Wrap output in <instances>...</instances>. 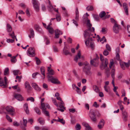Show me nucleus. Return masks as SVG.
I'll use <instances>...</instances> for the list:
<instances>
[{
    "mask_svg": "<svg viewBox=\"0 0 130 130\" xmlns=\"http://www.w3.org/2000/svg\"><path fill=\"white\" fill-rule=\"evenodd\" d=\"M84 36L85 39V42L87 46L90 44V45L92 49L94 48V43L92 41V38H94L95 36H93V34L90 33L88 30H85L84 32Z\"/></svg>",
    "mask_w": 130,
    "mask_h": 130,
    "instance_id": "obj_1",
    "label": "nucleus"
},
{
    "mask_svg": "<svg viewBox=\"0 0 130 130\" xmlns=\"http://www.w3.org/2000/svg\"><path fill=\"white\" fill-rule=\"evenodd\" d=\"M83 65L84 66L83 68V71L86 75H91L92 74L90 71L91 67L89 63L87 61H85L83 63Z\"/></svg>",
    "mask_w": 130,
    "mask_h": 130,
    "instance_id": "obj_2",
    "label": "nucleus"
},
{
    "mask_svg": "<svg viewBox=\"0 0 130 130\" xmlns=\"http://www.w3.org/2000/svg\"><path fill=\"white\" fill-rule=\"evenodd\" d=\"M47 77L48 80L51 81L52 83L57 84H60V82L57 79L55 78L53 76L48 75L47 76Z\"/></svg>",
    "mask_w": 130,
    "mask_h": 130,
    "instance_id": "obj_3",
    "label": "nucleus"
},
{
    "mask_svg": "<svg viewBox=\"0 0 130 130\" xmlns=\"http://www.w3.org/2000/svg\"><path fill=\"white\" fill-rule=\"evenodd\" d=\"M89 115L91 120L93 122H95L96 121V115L93 110H90Z\"/></svg>",
    "mask_w": 130,
    "mask_h": 130,
    "instance_id": "obj_4",
    "label": "nucleus"
},
{
    "mask_svg": "<svg viewBox=\"0 0 130 130\" xmlns=\"http://www.w3.org/2000/svg\"><path fill=\"white\" fill-rule=\"evenodd\" d=\"M4 83L3 79L0 77V86L3 88L6 87L7 85V78L6 77H4Z\"/></svg>",
    "mask_w": 130,
    "mask_h": 130,
    "instance_id": "obj_5",
    "label": "nucleus"
},
{
    "mask_svg": "<svg viewBox=\"0 0 130 130\" xmlns=\"http://www.w3.org/2000/svg\"><path fill=\"white\" fill-rule=\"evenodd\" d=\"M27 55L29 56L33 57L35 56V49L32 47H29L27 52Z\"/></svg>",
    "mask_w": 130,
    "mask_h": 130,
    "instance_id": "obj_6",
    "label": "nucleus"
},
{
    "mask_svg": "<svg viewBox=\"0 0 130 130\" xmlns=\"http://www.w3.org/2000/svg\"><path fill=\"white\" fill-rule=\"evenodd\" d=\"M99 57L96 55V58H94L93 59L91 60L90 61V64L92 65L94 67H97L99 64V62L98 59Z\"/></svg>",
    "mask_w": 130,
    "mask_h": 130,
    "instance_id": "obj_7",
    "label": "nucleus"
},
{
    "mask_svg": "<svg viewBox=\"0 0 130 130\" xmlns=\"http://www.w3.org/2000/svg\"><path fill=\"white\" fill-rule=\"evenodd\" d=\"M100 60L102 62V64L103 65L105 64L104 66V68H105L107 67L108 64V60L106 58L104 59L103 56L101 54H100Z\"/></svg>",
    "mask_w": 130,
    "mask_h": 130,
    "instance_id": "obj_8",
    "label": "nucleus"
},
{
    "mask_svg": "<svg viewBox=\"0 0 130 130\" xmlns=\"http://www.w3.org/2000/svg\"><path fill=\"white\" fill-rule=\"evenodd\" d=\"M32 4L35 10L37 12H38L39 10V4L37 0H32Z\"/></svg>",
    "mask_w": 130,
    "mask_h": 130,
    "instance_id": "obj_9",
    "label": "nucleus"
},
{
    "mask_svg": "<svg viewBox=\"0 0 130 130\" xmlns=\"http://www.w3.org/2000/svg\"><path fill=\"white\" fill-rule=\"evenodd\" d=\"M5 109L6 111L8 112L11 115L13 116L14 113V109L11 106H7Z\"/></svg>",
    "mask_w": 130,
    "mask_h": 130,
    "instance_id": "obj_10",
    "label": "nucleus"
},
{
    "mask_svg": "<svg viewBox=\"0 0 130 130\" xmlns=\"http://www.w3.org/2000/svg\"><path fill=\"white\" fill-rule=\"evenodd\" d=\"M120 26L116 23H115L113 27V32L116 33H118L119 32Z\"/></svg>",
    "mask_w": 130,
    "mask_h": 130,
    "instance_id": "obj_11",
    "label": "nucleus"
},
{
    "mask_svg": "<svg viewBox=\"0 0 130 130\" xmlns=\"http://www.w3.org/2000/svg\"><path fill=\"white\" fill-rule=\"evenodd\" d=\"M31 85L34 89L37 91H41V88L39 87L38 85L35 83H31Z\"/></svg>",
    "mask_w": 130,
    "mask_h": 130,
    "instance_id": "obj_12",
    "label": "nucleus"
},
{
    "mask_svg": "<svg viewBox=\"0 0 130 130\" xmlns=\"http://www.w3.org/2000/svg\"><path fill=\"white\" fill-rule=\"evenodd\" d=\"M29 34L28 35V37L31 39L33 38L35 36V33L34 31L32 28H30L29 30Z\"/></svg>",
    "mask_w": 130,
    "mask_h": 130,
    "instance_id": "obj_13",
    "label": "nucleus"
},
{
    "mask_svg": "<svg viewBox=\"0 0 130 130\" xmlns=\"http://www.w3.org/2000/svg\"><path fill=\"white\" fill-rule=\"evenodd\" d=\"M55 38H58L59 37V35L60 34H62V33L60 30L57 29L55 30Z\"/></svg>",
    "mask_w": 130,
    "mask_h": 130,
    "instance_id": "obj_14",
    "label": "nucleus"
},
{
    "mask_svg": "<svg viewBox=\"0 0 130 130\" xmlns=\"http://www.w3.org/2000/svg\"><path fill=\"white\" fill-rule=\"evenodd\" d=\"M14 97L16 99L19 101H21L23 100V98L20 94H15Z\"/></svg>",
    "mask_w": 130,
    "mask_h": 130,
    "instance_id": "obj_15",
    "label": "nucleus"
},
{
    "mask_svg": "<svg viewBox=\"0 0 130 130\" xmlns=\"http://www.w3.org/2000/svg\"><path fill=\"white\" fill-rule=\"evenodd\" d=\"M81 58L80 52V51H79L77 54V55L75 56L74 58V60L76 62H77L78 59L80 58Z\"/></svg>",
    "mask_w": 130,
    "mask_h": 130,
    "instance_id": "obj_16",
    "label": "nucleus"
},
{
    "mask_svg": "<svg viewBox=\"0 0 130 130\" xmlns=\"http://www.w3.org/2000/svg\"><path fill=\"white\" fill-rule=\"evenodd\" d=\"M122 114L123 120L125 121H126L127 117V112L125 111H122Z\"/></svg>",
    "mask_w": 130,
    "mask_h": 130,
    "instance_id": "obj_17",
    "label": "nucleus"
},
{
    "mask_svg": "<svg viewBox=\"0 0 130 130\" xmlns=\"http://www.w3.org/2000/svg\"><path fill=\"white\" fill-rule=\"evenodd\" d=\"M24 108L26 113L27 114H29V112L28 107V104L27 103H25L24 104Z\"/></svg>",
    "mask_w": 130,
    "mask_h": 130,
    "instance_id": "obj_18",
    "label": "nucleus"
},
{
    "mask_svg": "<svg viewBox=\"0 0 130 130\" xmlns=\"http://www.w3.org/2000/svg\"><path fill=\"white\" fill-rule=\"evenodd\" d=\"M25 88H26L27 90H29L31 88V87L30 85L29 82L27 81H26L24 84Z\"/></svg>",
    "mask_w": 130,
    "mask_h": 130,
    "instance_id": "obj_19",
    "label": "nucleus"
},
{
    "mask_svg": "<svg viewBox=\"0 0 130 130\" xmlns=\"http://www.w3.org/2000/svg\"><path fill=\"white\" fill-rule=\"evenodd\" d=\"M104 120H101L98 125L99 128L101 129L102 128L104 125Z\"/></svg>",
    "mask_w": 130,
    "mask_h": 130,
    "instance_id": "obj_20",
    "label": "nucleus"
},
{
    "mask_svg": "<svg viewBox=\"0 0 130 130\" xmlns=\"http://www.w3.org/2000/svg\"><path fill=\"white\" fill-rule=\"evenodd\" d=\"M122 101L120 100L117 102L121 110L122 111L124 109V107L122 104Z\"/></svg>",
    "mask_w": 130,
    "mask_h": 130,
    "instance_id": "obj_21",
    "label": "nucleus"
},
{
    "mask_svg": "<svg viewBox=\"0 0 130 130\" xmlns=\"http://www.w3.org/2000/svg\"><path fill=\"white\" fill-rule=\"evenodd\" d=\"M46 29H47L50 33L53 34V33L54 31V30L51 26H47Z\"/></svg>",
    "mask_w": 130,
    "mask_h": 130,
    "instance_id": "obj_22",
    "label": "nucleus"
},
{
    "mask_svg": "<svg viewBox=\"0 0 130 130\" xmlns=\"http://www.w3.org/2000/svg\"><path fill=\"white\" fill-rule=\"evenodd\" d=\"M7 31L9 33L12 30V28L10 24H7Z\"/></svg>",
    "mask_w": 130,
    "mask_h": 130,
    "instance_id": "obj_23",
    "label": "nucleus"
},
{
    "mask_svg": "<svg viewBox=\"0 0 130 130\" xmlns=\"http://www.w3.org/2000/svg\"><path fill=\"white\" fill-rule=\"evenodd\" d=\"M17 56H13L12 57H11V61L12 63H15L17 61V59L16 58V57Z\"/></svg>",
    "mask_w": 130,
    "mask_h": 130,
    "instance_id": "obj_24",
    "label": "nucleus"
},
{
    "mask_svg": "<svg viewBox=\"0 0 130 130\" xmlns=\"http://www.w3.org/2000/svg\"><path fill=\"white\" fill-rule=\"evenodd\" d=\"M65 47L63 48V53L66 55H71V54L69 51L67 50L64 49Z\"/></svg>",
    "mask_w": 130,
    "mask_h": 130,
    "instance_id": "obj_25",
    "label": "nucleus"
},
{
    "mask_svg": "<svg viewBox=\"0 0 130 130\" xmlns=\"http://www.w3.org/2000/svg\"><path fill=\"white\" fill-rule=\"evenodd\" d=\"M60 108H58V110L61 111V112H63L65 109V107H64L63 105H59Z\"/></svg>",
    "mask_w": 130,
    "mask_h": 130,
    "instance_id": "obj_26",
    "label": "nucleus"
},
{
    "mask_svg": "<svg viewBox=\"0 0 130 130\" xmlns=\"http://www.w3.org/2000/svg\"><path fill=\"white\" fill-rule=\"evenodd\" d=\"M38 121L40 124L42 125H43L45 122L44 119L42 118H39L38 119Z\"/></svg>",
    "mask_w": 130,
    "mask_h": 130,
    "instance_id": "obj_27",
    "label": "nucleus"
},
{
    "mask_svg": "<svg viewBox=\"0 0 130 130\" xmlns=\"http://www.w3.org/2000/svg\"><path fill=\"white\" fill-rule=\"evenodd\" d=\"M41 106L40 107V108L42 109V111L46 110V105L44 103H42L41 104Z\"/></svg>",
    "mask_w": 130,
    "mask_h": 130,
    "instance_id": "obj_28",
    "label": "nucleus"
},
{
    "mask_svg": "<svg viewBox=\"0 0 130 130\" xmlns=\"http://www.w3.org/2000/svg\"><path fill=\"white\" fill-rule=\"evenodd\" d=\"M9 69L8 68H6L4 70V75H8L9 74Z\"/></svg>",
    "mask_w": 130,
    "mask_h": 130,
    "instance_id": "obj_29",
    "label": "nucleus"
},
{
    "mask_svg": "<svg viewBox=\"0 0 130 130\" xmlns=\"http://www.w3.org/2000/svg\"><path fill=\"white\" fill-rule=\"evenodd\" d=\"M93 88L94 91L96 92H98L100 91V90L98 87L96 85L93 86Z\"/></svg>",
    "mask_w": 130,
    "mask_h": 130,
    "instance_id": "obj_30",
    "label": "nucleus"
},
{
    "mask_svg": "<svg viewBox=\"0 0 130 130\" xmlns=\"http://www.w3.org/2000/svg\"><path fill=\"white\" fill-rule=\"evenodd\" d=\"M107 29L106 27H103L102 28L101 32L104 34H105L107 32Z\"/></svg>",
    "mask_w": 130,
    "mask_h": 130,
    "instance_id": "obj_31",
    "label": "nucleus"
},
{
    "mask_svg": "<svg viewBox=\"0 0 130 130\" xmlns=\"http://www.w3.org/2000/svg\"><path fill=\"white\" fill-rule=\"evenodd\" d=\"M42 112L46 116L49 117L50 115L48 111L45 110L42 111Z\"/></svg>",
    "mask_w": 130,
    "mask_h": 130,
    "instance_id": "obj_32",
    "label": "nucleus"
},
{
    "mask_svg": "<svg viewBox=\"0 0 130 130\" xmlns=\"http://www.w3.org/2000/svg\"><path fill=\"white\" fill-rule=\"evenodd\" d=\"M40 71L41 73L44 76H45L44 73L45 69L43 67H42L40 68Z\"/></svg>",
    "mask_w": 130,
    "mask_h": 130,
    "instance_id": "obj_33",
    "label": "nucleus"
},
{
    "mask_svg": "<svg viewBox=\"0 0 130 130\" xmlns=\"http://www.w3.org/2000/svg\"><path fill=\"white\" fill-rule=\"evenodd\" d=\"M86 9L88 11H92L94 9L93 6H88L86 7Z\"/></svg>",
    "mask_w": 130,
    "mask_h": 130,
    "instance_id": "obj_34",
    "label": "nucleus"
},
{
    "mask_svg": "<svg viewBox=\"0 0 130 130\" xmlns=\"http://www.w3.org/2000/svg\"><path fill=\"white\" fill-rule=\"evenodd\" d=\"M106 14V13L104 11H102L99 14V16L101 18L104 17Z\"/></svg>",
    "mask_w": 130,
    "mask_h": 130,
    "instance_id": "obj_35",
    "label": "nucleus"
},
{
    "mask_svg": "<svg viewBox=\"0 0 130 130\" xmlns=\"http://www.w3.org/2000/svg\"><path fill=\"white\" fill-rule=\"evenodd\" d=\"M34 110L36 113L39 115H40L41 114L40 110L37 107H36L34 108Z\"/></svg>",
    "mask_w": 130,
    "mask_h": 130,
    "instance_id": "obj_36",
    "label": "nucleus"
},
{
    "mask_svg": "<svg viewBox=\"0 0 130 130\" xmlns=\"http://www.w3.org/2000/svg\"><path fill=\"white\" fill-rule=\"evenodd\" d=\"M57 122H59L63 124H64L65 123V122L63 119H60L59 117L58 118V121Z\"/></svg>",
    "mask_w": 130,
    "mask_h": 130,
    "instance_id": "obj_37",
    "label": "nucleus"
},
{
    "mask_svg": "<svg viewBox=\"0 0 130 130\" xmlns=\"http://www.w3.org/2000/svg\"><path fill=\"white\" fill-rule=\"evenodd\" d=\"M93 17L95 19V20L97 21L99 20V17L98 15L95 14H93Z\"/></svg>",
    "mask_w": 130,
    "mask_h": 130,
    "instance_id": "obj_38",
    "label": "nucleus"
},
{
    "mask_svg": "<svg viewBox=\"0 0 130 130\" xmlns=\"http://www.w3.org/2000/svg\"><path fill=\"white\" fill-rule=\"evenodd\" d=\"M45 41H46V44L47 45H48L50 43V41L48 39L47 37L44 36V37Z\"/></svg>",
    "mask_w": 130,
    "mask_h": 130,
    "instance_id": "obj_39",
    "label": "nucleus"
},
{
    "mask_svg": "<svg viewBox=\"0 0 130 130\" xmlns=\"http://www.w3.org/2000/svg\"><path fill=\"white\" fill-rule=\"evenodd\" d=\"M8 35L10 36L13 39H14L15 37H16V36L14 35V34L13 31H12V34H10V32L8 34Z\"/></svg>",
    "mask_w": 130,
    "mask_h": 130,
    "instance_id": "obj_40",
    "label": "nucleus"
},
{
    "mask_svg": "<svg viewBox=\"0 0 130 130\" xmlns=\"http://www.w3.org/2000/svg\"><path fill=\"white\" fill-rule=\"evenodd\" d=\"M56 19L57 22L60 21L61 19V17L59 14H57L56 15Z\"/></svg>",
    "mask_w": 130,
    "mask_h": 130,
    "instance_id": "obj_41",
    "label": "nucleus"
},
{
    "mask_svg": "<svg viewBox=\"0 0 130 130\" xmlns=\"http://www.w3.org/2000/svg\"><path fill=\"white\" fill-rule=\"evenodd\" d=\"M52 102L54 105H55L57 107H58V105L57 103L56 100L55 99H53V98H52Z\"/></svg>",
    "mask_w": 130,
    "mask_h": 130,
    "instance_id": "obj_42",
    "label": "nucleus"
},
{
    "mask_svg": "<svg viewBox=\"0 0 130 130\" xmlns=\"http://www.w3.org/2000/svg\"><path fill=\"white\" fill-rule=\"evenodd\" d=\"M113 60L112 59L110 60V63L109 65V68L110 69L111 68V67L113 66Z\"/></svg>",
    "mask_w": 130,
    "mask_h": 130,
    "instance_id": "obj_43",
    "label": "nucleus"
},
{
    "mask_svg": "<svg viewBox=\"0 0 130 130\" xmlns=\"http://www.w3.org/2000/svg\"><path fill=\"white\" fill-rule=\"evenodd\" d=\"M75 128L76 130H79L81 129V127L80 124L77 123L75 126Z\"/></svg>",
    "mask_w": 130,
    "mask_h": 130,
    "instance_id": "obj_44",
    "label": "nucleus"
},
{
    "mask_svg": "<svg viewBox=\"0 0 130 130\" xmlns=\"http://www.w3.org/2000/svg\"><path fill=\"white\" fill-rule=\"evenodd\" d=\"M48 72V74L51 75H53L54 74V71L52 69H51L50 71Z\"/></svg>",
    "mask_w": 130,
    "mask_h": 130,
    "instance_id": "obj_45",
    "label": "nucleus"
},
{
    "mask_svg": "<svg viewBox=\"0 0 130 130\" xmlns=\"http://www.w3.org/2000/svg\"><path fill=\"white\" fill-rule=\"evenodd\" d=\"M22 76H19L17 75L16 76V79L18 80L19 82H20L21 81V79L22 78Z\"/></svg>",
    "mask_w": 130,
    "mask_h": 130,
    "instance_id": "obj_46",
    "label": "nucleus"
},
{
    "mask_svg": "<svg viewBox=\"0 0 130 130\" xmlns=\"http://www.w3.org/2000/svg\"><path fill=\"white\" fill-rule=\"evenodd\" d=\"M124 62L125 66L126 67H128L130 65V60L128 61L127 62Z\"/></svg>",
    "mask_w": 130,
    "mask_h": 130,
    "instance_id": "obj_47",
    "label": "nucleus"
},
{
    "mask_svg": "<svg viewBox=\"0 0 130 130\" xmlns=\"http://www.w3.org/2000/svg\"><path fill=\"white\" fill-rule=\"evenodd\" d=\"M124 9L125 10V12L126 14L127 15H128V8L127 7H124Z\"/></svg>",
    "mask_w": 130,
    "mask_h": 130,
    "instance_id": "obj_48",
    "label": "nucleus"
},
{
    "mask_svg": "<svg viewBox=\"0 0 130 130\" xmlns=\"http://www.w3.org/2000/svg\"><path fill=\"white\" fill-rule=\"evenodd\" d=\"M35 58L36 60V64L37 65L40 64V61L39 59L37 57H35Z\"/></svg>",
    "mask_w": 130,
    "mask_h": 130,
    "instance_id": "obj_49",
    "label": "nucleus"
},
{
    "mask_svg": "<svg viewBox=\"0 0 130 130\" xmlns=\"http://www.w3.org/2000/svg\"><path fill=\"white\" fill-rule=\"evenodd\" d=\"M27 101H30L31 102H33L34 101V98L32 97H30L28 98L26 100Z\"/></svg>",
    "mask_w": 130,
    "mask_h": 130,
    "instance_id": "obj_50",
    "label": "nucleus"
},
{
    "mask_svg": "<svg viewBox=\"0 0 130 130\" xmlns=\"http://www.w3.org/2000/svg\"><path fill=\"white\" fill-rule=\"evenodd\" d=\"M34 28L37 31H38L39 30L40 27L38 25L35 24L34 26Z\"/></svg>",
    "mask_w": 130,
    "mask_h": 130,
    "instance_id": "obj_51",
    "label": "nucleus"
},
{
    "mask_svg": "<svg viewBox=\"0 0 130 130\" xmlns=\"http://www.w3.org/2000/svg\"><path fill=\"white\" fill-rule=\"evenodd\" d=\"M106 47L108 51L111 50V48L110 45L108 44H107L106 45Z\"/></svg>",
    "mask_w": 130,
    "mask_h": 130,
    "instance_id": "obj_52",
    "label": "nucleus"
},
{
    "mask_svg": "<svg viewBox=\"0 0 130 130\" xmlns=\"http://www.w3.org/2000/svg\"><path fill=\"white\" fill-rule=\"evenodd\" d=\"M0 130H13L12 128L8 127L7 128H4L3 127H1L0 128Z\"/></svg>",
    "mask_w": 130,
    "mask_h": 130,
    "instance_id": "obj_53",
    "label": "nucleus"
},
{
    "mask_svg": "<svg viewBox=\"0 0 130 130\" xmlns=\"http://www.w3.org/2000/svg\"><path fill=\"white\" fill-rule=\"evenodd\" d=\"M23 124L25 126H27V121L26 119H25L23 118Z\"/></svg>",
    "mask_w": 130,
    "mask_h": 130,
    "instance_id": "obj_54",
    "label": "nucleus"
},
{
    "mask_svg": "<svg viewBox=\"0 0 130 130\" xmlns=\"http://www.w3.org/2000/svg\"><path fill=\"white\" fill-rule=\"evenodd\" d=\"M87 26L90 27V28L92 26V25L90 23V21L89 20H87Z\"/></svg>",
    "mask_w": 130,
    "mask_h": 130,
    "instance_id": "obj_55",
    "label": "nucleus"
},
{
    "mask_svg": "<svg viewBox=\"0 0 130 130\" xmlns=\"http://www.w3.org/2000/svg\"><path fill=\"white\" fill-rule=\"evenodd\" d=\"M14 39H7V42L8 43H13L14 42Z\"/></svg>",
    "mask_w": 130,
    "mask_h": 130,
    "instance_id": "obj_56",
    "label": "nucleus"
},
{
    "mask_svg": "<svg viewBox=\"0 0 130 130\" xmlns=\"http://www.w3.org/2000/svg\"><path fill=\"white\" fill-rule=\"evenodd\" d=\"M120 66L124 70L125 69V67L124 66V62H121L120 63Z\"/></svg>",
    "mask_w": 130,
    "mask_h": 130,
    "instance_id": "obj_57",
    "label": "nucleus"
},
{
    "mask_svg": "<svg viewBox=\"0 0 130 130\" xmlns=\"http://www.w3.org/2000/svg\"><path fill=\"white\" fill-rule=\"evenodd\" d=\"M6 118L7 120H8V121L10 122H11L12 121V120L11 119L10 117L7 115H6Z\"/></svg>",
    "mask_w": 130,
    "mask_h": 130,
    "instance_id": "obj_58",
    "label": "nucleus"
},
{
    "mask_svg": "<svg viewBox=\"0 0 130 130\" xmlns=\"http://www.w3.org/2000/svg\"><path fill=\"white\" fill-rule=\"evenodd\" d=\"M19 71L18 70H16L13 71V72L15 75H18L19 74Z\"/></svg>",
    "mask_w": 130,
    "mask_h": 130,
    "instance_id": "obj_59",
    "label": "nucleus"
},
{
    "mask_svg": "<svg viewBox=\"0 0 130 130\" xmlns=\"http://www.w3.org/2000/svg\"><path fill=\"white\" fill-rule=\"evenodd\" d=\"M103 54L106 56H107L109 54V53L107 50H105L103 52Z\"/></svg>",
    "mask_w": 130,
    "mask_h": 130,
    "instance_id": "obj_60",
    "label": "nucleus"
},
{
    "mask_svg": "<svg viewBox=\"0 0 130 130\" xmlns=\"http://www.w3.org/2000/svg\"><path fill=\"white\" fill-rule=\"evenodd\" d=\"M121 93L122 94V96H125V90L124 89H123L121 91Z\"/></svg>",
    "mask_w": 130,
    "mask_h": 130,
    "instance_id": "obj_61",
    "label": "nucleus"
},
{
    "mask_svg": "<svg viewBox=\"0 0 130 130\" xmlns=\"http://www.w3.org/2000/svg\"><path fill=\"white\" fill-rule=\"evenodd\" d=\"M82 124L84 126H85L86 128L88 127V126H89L88 123L85 122H83Z\"/></svg>",
    "mask_w": 130,
    "mask_h": 130,
    "instance_id": "obj_62",
    "label": "nucleus"
},
{
    "mask_svg": "<svg viewBox=\"0 0 130 130\" xmlns=\"http://www.w3.org/2000/svg\"><path fill=\"white\" fill-rule=\"evenodd\" d=\"M70 112L74 113L75 112L76 110L75 109L71 108L69 110Z\"/></svg>",
    "mask_w": 130,
    "mask_h": 130,
    "instance_id": "obj_63",
    "label": "nucleus"
},
{
    "mask_svg": "<svg viewBox=\"0 0 130 130\" xmlns=\"http://www.w3.org/2000/svg\"><path fill=\"white\" fill-rule=\"evenodd\" d=\"M53 50L55 52H57L58 51V50L57 48L55 46H53Z\"/></svg>",
    "mask_w": 130,
    "mask_h": 130,
    "instance_id": "obj_64",
    "label": "nucleus"
}]
</instances>
